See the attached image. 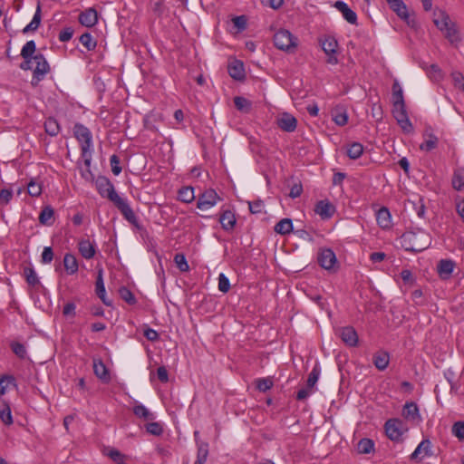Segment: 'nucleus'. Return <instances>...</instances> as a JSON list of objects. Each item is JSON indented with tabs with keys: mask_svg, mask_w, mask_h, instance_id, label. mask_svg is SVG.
I'll use <instances>...</instances> for the list:
<instances>
[{
	"mask_svg": "<svg viewBox=\"0 0 464 464\" xmlns=\"http://www.w3.org/2000/svg\"><path fill=\"white\" fill-rule=\"evenodd\" d=\"M95 185L99 194L111 201L128 222L134 226L138 225V218L127 199L118 195L109 179L100 176L97 178Z\"/></svg>",
	"mask_w": 464,
	"mask_h": 464,
	"instance_id": "f257e3e1",
	"label": "nucleus"
},
{
	"mask_svg": "<svg viewBox=\"0 0 464 464\" xmlns=\"http://www.w3.org/2000/svg\"><path fill=\"white\" fill-rule=\"evenodd\" d=\"M430 243V236L422 229L406 231L401 237V244L406 251L420 252L428 248Z\"/></svg>",
	"mask_w": 464,
	"mask_h": 464,
	"instance_id": "f03ea898",
	"label": "nucleus"
},
{
	"mask_svg": "<svg viewBox=\"0 0 464 464\" xmlns=\"http://www.w3.org/2000/svg\"><path fill=\"white\" fill-rule=\"evenodd\" d=\"M34 63H35V67L33 71L32 84L35 86L44 80L45 75L50 72V66L42 53L34 54Z\"/></svg>",
	"mask_w": 464,
	"mask_h": 464,
	"instance_id": "7ed1b4c3",
	"label": "nucleus"
},
{
	"mask_svg": "<svg viewBox=\"0 0 464 464\" xmlns=\"http://www.w3.org/2000/svg\"><path fill=\"white\" fill-rule=\"evenodd\" d=\"M385 432L388 438L393 441H400L404 432L408 430L403 420L400 419H391L385 422Z\"/></svg>",
	"mask_w": 464,
	"mask_h": 464,
	"instance_id": "20e7f679",
	"label": "nucleus"
},
{
	"mask_svg": "<svg viewBox=\"0 0 464 464\" xmlns=\"http://www.w3.org/2000/svg\"><path fill=\"white\" fill-rule=\"evenodd\" d=\"M295 38L285 29L277 31L274 35L275 46L283 51H290L296 46Z\"/></svg>",
	"mask_w": 464,
	"mask_h": 464,
	"instance_id": "39448f33",
	"label": "nucleus"
},
{
	"mask_svg": "<svg viewBox=\"0 0 464 464\" xmlns=\"http://www.w3.org/2000/svg\"><path fill=\"white\" fill-rule=\"evenodd\" d=\"M73 134L80 142L81 150H87L92 148V135L87 127L81 123H76L73 127Z\"/></svg>",
	"mask_w": 464,
	"mask_h": 464,
	"instance_id": "423d86ee",
	"label": "nucleus"
},
{
	"mask_svg": "<svg viewBox=\"0 0 464 464\" xmlns=\"http://www.w3.org/2000/svg\"><path fill=\"white\" fill-rule=\"evenodd\" d=\"M220 199L221 198L214 189H207L198 196L197 208L202 211L208 210Z\"/></svg>",
	"mask_w": 464,
	"mask_h": 464,
	"instance_id": "0eeeda50",
	"label": "nucleus"
},
{
	"mask_svg": "<svg viewBox=\"0 0 464 464\" xmlns=\"http://www.w3.org/2000/svg\"><path fill=\"white\" fill-rule=\"evenodd\" d=\"M322 49L325 53L327 57V63L337 64L338 58L336 57V49L338 47V42L334 36H326L321 41Z\"/></svg>",
	"mask_w": 464,
	"mask_h": 464,
	"instance_id": "6e6552de",
	"label": "nucleus"
},
{
	"mask_svg": "<svg viewBox=\"0 0 464 464\" xmlns=\"http://www.w3.org/2000/svg\"><path fill=\"white\" fill-rule=\"evenodd\" d=\"M432 444L431 441L428 439H425L420 441V443L417 446L415 450L411 455V460H421L425 457H430L433 455L431 450Z\"/></svg>",
	"mask_w": 464,
	"mask_h": 464,
	"instance_id": "1a4fd4ad",
	"label": "nucleus"
},
{
	"mask_svg": "<svg viewBox=\"0 0 464 464\" xmlns=\"http://www.w3.org/2000/svg\"><path fill=\"white\" fill-rule=\"evenodd\" d=\"M317 260L319 265L326 270L334 268L337 263L336 256L330 248L322 249L318 254Z\"/></svg>",
	"mask_w": 464,
	"mask_h": 464,
	"instance_id": "9d476101",
	"label": "nucleus"
},
{
	"mask_svg": "<svg viewBox=\"0 0 464 464\" xmlns=\"http://www.w3.org/2000/svg\"><path fill=\"white\" fill-rule=\"evenodd\" d=\"M390 8L404 22L410 24V14L402 0H386Z\"/></svg>",
	"mask_w": 464,
	"mask_h": 464,
	"instance_id": "9b49d317",
	"label": "nucleus"
},
{
	"mask_svg": "<svg viewBox=\"0 0 464 464\" xmlns=\"http://www.w3.org/2000/svg\"><path fill=\"white\" fill-rule=\"evenodd\" d=\"M314 212L319 215L322 219H328L335 213V207L328 200H320L314 207Z\"/></svg>",
	"mask_w": 464,
	"mask_h": 464,
	"instance_id": "f8f14e48",
	"label": "nucleus"
},
{
	"mask_svg": "<svg viewBox=\"0 0 464 464\" xmlns=\"http://www.w3.org/2000/svg\"><path fill=\"white\" fill-rule=\"evenodd\" d=\"M334 6L343 14V17L351 24H357V14L346 3L336 1Z\"/></svg>",
	"mask_w": 464,
	"mask_h": 464,
	"instance_id": "ddd939ff",
	"label": "nucleus"
},
{
	"mask_svg": "<svg viewBox=\"0 0 464 464\" xmlns=\"http://www.w3.org/2000/svg\"><path fill=\"white\" fill-rule=\"evenodd\" d=\"M278 127L286 132H293L296 129L297 121L290 113L285 112L277 120Z\"/></svg>",
	"mask_w": 464,
	"mask_h": 464,
	"instance_id": "4468645a",
	"label": "nucleus"
},
{
	"mask_svg": "<svg viewBox=\"0 0 464 464\" xmlns=\"http://www.w3.org/2000/svg\"><path fill=\"white\" fill-rule=\"evenodd\" d=\"M340 337L343 342L349 346H356L358 343V335L355 329L352 326H345L340 329Z\"/></svg>",
	"mask_w": 464,
	"mask_h": 464,
	"instance_id": "2eb2a0df",
	"label": "nucleus"
},
{
	"mask_svg": "<svg viewBox=\"0 0 464 464\" xmlns=\"http://www.w3.org/2000/svg\"><path fill=\"white\" fill-rule=\"evenodd\" d=\"M79 22L86 26L92 27L98 22L97 11L94 8H88L79 15Z\"/></svg>",
	"mask_w": 464,
	"mask_h": 464,
	"instance_id": "dca6fc26",
	"label": "nucleus"
},
{
	"mask_svg": "<svg viewBox=\"0 0 464 464\" xmlns=\"http://www.w3.org/2000/svg\"><path fill=\"white\" fill-rule=\"evenodd\" d=\"M376 221L382 229H389L392 227V215L386 207L381 208L376 212Z\"/></svg>",
	"mask_w": 464,
	"mask_h": 464,
	"instance_id": "f3484780",
	"label": "nucleus"
},
{
	"mask_svg": "<svg viewBox=\"0 0 464 464\" xmlns=\"http://www.w3.org/2000/svg\"><path fill=\"white\" fill-rule=\"evenodd\" d=\"M95 292H96V295L99 296V298L102 301V303L105 305L109 306L111 304V302L106 298V291H105V286H104V282H103L102 269H100L98 271V275H97L96 282H95Z\"/></svg>",
	"mask_w": 464,
	"mask_h": 464,
	"instance_id": "a211bd4d",
	"label": "nucleus"
},
{
	"mask_svg": "<svg viewBox=\"0 0 464 464\" xmlns=\"http://www.w3.org/2000/svg\"><path fill=\"white\" fill-rule=\"evenodd\" d=\"M93 372L97 378L102 382L107 383L110 382L111 377L106 365L100 359L93 360Z\"/></svg>",
	"mask_w": 464,
	"mask_h": 464,
	"instance_id": "6ab92c4d",
	"label": "nucleus"
},
{
	"mask_svg": "<svg viewBox=\"0 0 464 464\" xmlns=\"http://www.w3.org/2000/svg\"><path fill=\"white\" fill-rule=\"evenodd\" d=\"M390 362V354L385 351H379L372 356V363L379 371H384Z\"/></svg>",
	"mask_w": 464,
	"mask_h": 464,
	"instance_id": "aec40b11",
	"label": "nucleus"
},
{
	"mask_svg": "<svg viewBox=\"0 0 464 464\" xmlns=\"http://www.w3.org/2000/svg\"><path fill=\"white\" fill-rule=\"evenodd\" d=\"M236 217L230 210H224L219 217V223L224 230H232L236 225Z\"/></svg>",
	"mask_w": 464,
	"mask_h": 464,
	"instance_id": "412c9836",
	"label": "nucleus"
},
{
	"mask_svg": "<svg viewBox=\"0 0 464 464\" xmlns=\"http://www.w3.org/2000/svg\"><path fill=\"white\" fill-rule=\"evenodd\" d=\"M455 267V262L450 259H441L438 264V273L443 279H447L452 274Z\"/></svg>",
	"mask_w": 464,
	"mask_h": 464,
	"instance_id": "4be33fe9",
	"label": "nucleus"
},
{
	"mask_svg": "<svg viewBox=\"0 0 464 464\" xmlns=\"http://www.w3.org/2000/svg\"><path fill=\"white\" fill-rule=\"evenodd\" d=\"M402 416L409 420L415 421L420 419L419 409L415 402H406L402 410Z\"/></svg>",
	"mask_w": 464,
	"mask_h": 464,
	"instance_id": "5701e85b",
	"label": "nucleus"
},
{
	"mask_svg": "<svg viewBox=\"0 0 464 464\" xmlns=\"http://www.w3.org/2000/svg\"><path fill=\"white\" fill-rule=\"evenodd\" d=\"M451 184L455 190L460 191L464 188V167H459L454 169Z\"/></svg>",
	"mask_w": 464,
	"mask_h": 464,
	"instance_id": "b1692460",
	"label": "nucleus"
},
{
	"mask_svg": "<svg viewBox=\"0 0 464 464\" xmlns=\"http://www.w3.org/2000/svg\"><path fill=\"white\" fill-rule=\"evenodd\" d=\"M425 140L420 145V149L425 151H430L437 147L438 138L430 130L424 132Z\"/></svg>",
	"mask_w": 464,
	"mask_h": 464,
	"instance_id": "393cba45",
	"label": "nucleus"
},
{
	"mask_svg": "<svg viewBox=\"0 0 464 464\" xmlns=\"http://www.w3.org/2000/svg\"><path fill=\"white\" fill-rule=\"evenodd\" d=\"M228 73L235 80H242L245 78V70L243 63L235 61L228 65Z\"/></svg>",
	"mask_w": 464,
	"mask_h": 464,
	"instance_id": "a878e982",
	"label": "nucleus"
},
{
	"mask_svg": "<svg viewBox=\"0 0 464 464\" xmlns=\"http://www.w3.org/2000/svg\"><path fill=\"white\" fill-rule=\"evenodd\" d=\"M276 233L280 235H287L293 231V221L291 218H283L277 222L274 227Z\"/></svg>",
	"mask_w": 464,
	"mask_h": 464,
	"instance_id": "bb28decb",
	"label": "nucleus"
},
{
	"mask_svg": "<svg viewBox=\"0 0 464 464\" xmlns=\"http://www.w3.org/2000/svg\"><path fill=\"white\" fill-rule=\"evenodd\" d=\"M41 18V5L38 4L32 21L23 29V34L36 31L40 26Z\"/></svg>",
	"mask_w": 464,
	"mask_h": 464,
	"instance_id": "cd10ccee",
	"label": "nucleus"
},
{
	"mask_svg": "<svg viewBox=\"0 0 464 464\" xmlns=\"http://www.w3.org/2000/svg\"><path fill=\"white\" fill-rule=\"evenodd\" d=\"M63 266L68 275H73L78 271V262L76 257L72 254H65L63 257Z\"/></svg>",
	"mask_w": 464,
	"mask_h": 464,
	"instance_id": "c85d7f7f",
	"label": "nucleus"
},
{
	"mask_svg": "<svg viewBox=\"0 0 464 464\" xmlns=\"http://www.w3.org/2000/svg\"><path fill=\"white\" fill-rule=\"evenodd\" d=\"M79 251L85 259H91L95 255V247L89 240L79 242Z\"/></svg>",
	"mask_w": 464,
	"mask_h": 464,
	"instance_id": "c756f323",
	"label": "nucleus"
},
{
	"mask_svg": "<svg viewBox=\"0 0 464 464\" xmlns=\"http://www.w3.org/2000/svg\"><path fill=\"white\" fill-rule=\"evenodd\" d=\"M53 208L51 206H45L39 215V222L44 226H51L53 222Z\"/></svg>",
	"mask_w": 464,
	"mask_h": 464,
	"instance_id": "7c9ffc66",
	"label": "nucleus"
},
{
	"mask_svg": "<svg viewBox=\"0 0 464 464\" xmlns=\"http://www.w3.org/2000/svg\"><path fill=\"white\" fill-rule=\"evenodd\" d=\"M333 121L339 126H344L348 122V114L343 108H335L332 111Z\"/></svg>",
	"mask_w": 464,
	"mask_h": 464,
	"instance_id": "2f4dec72",
	"label": "nucleus"
},
{
	"mask_svg": "<svg viewBox=\"0 0 464 464\" xmlns=\"http://www.w3.org/2000/svg\"><path fill=\"white\" fill-rule=\"evenodd\" d=\"M363 152V146L360 142H353L347 146L346 154L352 160L359 159Z\"/></svg>",
	"mask_w": 464,
	"mask_h": 464,
	"instance_id": "473e14b6",
	"label": "nucleus"
},
{
	"mask_svg": "<svg viewBox=\"0 0 464 464\" xmlns=\"http://www.w3.org/2000/svg\"><path fill=\"white\" fill-rule=\"evenodd\" d=\"M24 276L26 280V283L30 286L34 287V286L40 285L39 278H38L37 274H36L35 270L34 269V267L25 266L24 268Z\"/></svg>",
	"mask_w": 464,
	"mask_h": 464,
	"instance_id": "72a5a7b5",
	"label": "nucleus"
},
{
	"mask_svg": "<svg viewBox=\"0 0 464 464\" xmlns=\"http://www.w3.org/2000/svg\"><path fill=\"white\" fill-rule=\"evenodd\" d=\"M133 413L136 417L146 420H152L155 416L152 412H150L144 405L137 404L133 407Z\"/></svg>",
	"mask_w": 464,
	"mask_h": 464,
	"instance_id": "f704fd0d",
	"label": "nucleus"
},
{
	"mask_svg": "<svg viewBox=\"0 0 464 464\" xmlns=\"http://www.w3.org/2000/svg\"><path fill=\"white\" fill-rule=\"evenodd\" d=\"M392 102L393 107L405 105L402 89L397 82H395L392 85Z\"/></svg>",
	"mask_w": 464,
	"mask_h": 464,
	"instance_id": "c9c22d12",
	"label": "nucleus"
},
{
	"mask_svg": "<svg viewBox=\"0 0 464 464\" xmlns=\"http://www.w3.org/2000/svg\"><path fill=\"white\" fill-rule=\"evenodd\" d=\"M178 198L184 203H190L195 199L194 188L192 187H183L179 190Z\"/></svg>",
	"mask_w": 464,
	"mask_h": 464,
	"instance_id": "e433bc0d",
	"label": "nucleus"
},
{
	"mask_svg": "<svg viewBox=\"0 0 464 464\" xmlns=\"http://www.w3.org/2000/svg\"><path fill=\"white\" fill-rule=\"evenodd\" d=\"M0 419L5 425H11L13 423L10 406L5 401L0 403Z\"/></svg>",
	"mask_w": 464,
	"mask_h": 464,
	"instance_id": "4c0bfd02",
	"label": "nucleus"
},
{
	"mask_svg": "<svg viewBox=\"0 0 464 464\" xmlns=\"http://www.w3.org/2000/svg\"><path fill=\"white\" fill-rule=\"evenodd\" d=\"M374 449V442L371 439L363 438L357 444V450L361 454H369Z\"/></svg>",
	"mask_w": 464,
	"mask_h": 464,
	"instance_id": "58836bf2",
	"label": "nucleus"
},
{
	"mask_svg": "<svg viewBox=\"0 0 464 464\" xmlns=\"http://www.w3.org/2000/svg\"><path fill=\"white\" fill-rule=\"evenodd\" d=\"M208 457V444L202 442L198 446L197 459L195 464H205Z\"/></svg>",
	"mask_w": 464,
	"mask_h": 464,
	"instance_id": "ea45409f",
	"label": "nucleus"
},
{
	"mask_svg": "<svg viewBox=\"0 0 464 464\" xmlns=\"http://www.w3.org/2000/svg\"><path fill=\"white\" fill-rule=\"evenodd\" d=\"M44 129L50 136H56L60 132V125L53 118H48L44 122Z\"/></svg>",
	"mask_w": 464,
	"mask_h": 464,
	"instance_id": "a19ab883",
	"label": "nucleus"
},
{
	"mask_svg": "<svg viewBox=\"0 0 464 464\" xmlns=\"http://www.w3.org/2000/svg\"><path fill=\"white\" fill-rule=\"evenodd\" d=\"M80 43L88 50L92 51L97 46L96 40L90 33H84L80 36Z\"/></svg>",
	"mask_w": 464,
	"mask_h": 464,
	"instance_id": "79ce46f5",
	"label": "nucleus"
},
{
	"mask_svg": "<svg viewBox=\"0 0 464 464\" xmlns=\"http://www.w3.org/2000/svg\"><path fill=\"white\" fill-rule=\"evenodd\" d=\"M234 103L236 108L242 112H249L251 110V102L247 99L237 96L234 98Z\"/></svg>",
	"mask_w": 464,
	"mask_h": 464,
	"instance_id": "37998d69",
	"label": "nucleus"
},
{
	"mask_svg": "<svg viewBox=\"0 0 464 464\" xmlns=\"http://www.w3.org/2000/svg\"><path fill=\"white\" fill-rule=\"evenodd\" d=\"M36 50V44L34 40L28 41L22 48L21 50V56L23 59L27 58H33L34 59V53Z\"/></svg>",
	"mask_w": 464,
	"mask_h": 464,
	"instance_id": "c03bdc74",
	"label": "nucleus"
},
{
	"mask_svg": "<svg viewBox=\"0 0 464 464\" xmlns=\"http://www.w3.org/2000/svg\"><path fill=\"white\" fill-rule=\"evenodd\" d=\"M443 32L450 43H457L460 40L458 30L452 22Z\"/></svg>",
	"mask_w": 464,
	"mask_h": 464,
	"instance_id": "a18cd8bd",
	"label": "nucleus"
},
{
	"mask_svg": "<svg viewBox=\"0 0 464 464\" xmlns=\"http://www.w3.org/2000/svg\"><path fill=\"white\" fill-rule=\"evenodd\" d=\"M320 373H321L320 368L317 365H315L308 375V379L306 381L307 388L313 390V388L314 387V385L316 384V382L319 379Z\"/></svg>",
	"mask_w": 464,
	"mask_h": 464,
	"instance_id": "49530a36",
	"label": "nucleus"
},
{
	"mask_svg": "<svg viewBox=\"0 0 464 464\" xmlns=\"http://www.w3.org/2000/svg\"><path fill=\"white\" fill-rule=\"evenodd\" d=\"M119 294H120V296L122 300H124L126 303H128L129 304H136V298L134 296V295L132 294V292L125 287V286H122L120 288L119 290Z\"/></svg>",
	"mask_w": 464,
	"mask_h": 464,
	"instance_id": "de8ad7c7",
	"label": "nucleus"
},
{
	"mask_svg": "<svg viewBox=\"0 0 464 464\" xmlns=\"http://www.w3.org/2000/svg\"><path fill=\"white\" fill-rule=\"evenodd\" d=\"M434 24L443 32L451 24V21L448 14L441 13L438 18L434 19Z\"/></svg>",
	"mask_w": 464,
	"mask_h": 464,
	"instance_id": "09e8293b",
	"label": "nucleus"
},
{
	"mask_svg": "<svg viewBox=\"0 0 464 464\" xmlns=\"http://www.w3.org/2000/svg\"><path fill=\"white\" fill-rule=\"evenodd\" d=\"M174 262L177 266V267L181 271V272H187L188 271L189 269V266L187 262V259L185 257V256L183 254H176L175 256H174Z\"/></svg>",
	"mask_w": 464,
	"mask_h": 464,
	"instance_id": "8fccbe9b",
	"label": "nucleus"
},
{
	"mask_svg": "<svg viewBox=\"0 0 464 464\" xmlns=\"http://www.w3.org/2000/svg\"><path fill=\"white\" fill-rule=\"evenodd\" d=\"M11 349L13 353L19 357L20 359H24L26 357L27 352L25 346L18 342H14L11 343Z\"/></svg>",
	"mask_w": 464,
	"mask_h": 464,
	"instance_id": "3c124183",
	"label": "nucleus"
},
{
	"mask_svg": "<svg viewBox=\"0 0 464 464\" xmlns=\"http://www.w3.org/2000/svg\"><path fill=\"white\" fill-rule=\"evenodd\" d=\"M256 389L260 392H266L273 386V382L269 378H259L256 381Z\"/></svg>",
	"mask_w": 464,
	"mask_h": 464,
	"instance_id": "603ef678",
	"label": "nucleus"
},
{
	"mask_svg": "<svg viewBox=\"0 0 464 464\" xmlns=\"http://www.w3.org/2000/svg\"><path fill=\"white\" fill-rule=\"evenodd\" d=\"M146 430L152 435L160 436L163 433V428L159 422H149L146 424Z\"/></svg>",
	"mask_w": 464,
	"mask_h": 464,
	"instance_id": "864d4df0",
	"label": "nucleus"
},
{
	"mask_svg": "<svg viewBox=\"0 0 464 464\" xmlns=\"http://www.w3.org/2000/svg\"><path fill=\"white\" fill-rule=\"evenodd\" d=\"M392 114L397 122L401 121L408 117L405 105L395 106L392 109Z\"/></svg>",
	"mask_w": 464,
	"mask_h": 464,
	"instance_id": "5fc2aeb1",
	"label": "nucleus"
},
{
	"mask_svg": "<svg viewBox=\"0 0 464 464\" xmlns=\"http://www.w3.org/2000/svg\"><path fill=\"white\" fill-rule=\"evenodd\" d=\"M452 434L459 440H464V421H457L452 426Z\"/></svg>",
	"mask_w": 464,
	"mask_h": 464,
	"instance_id": "6e6d98bb",
	"label": "nucleus"
},
{
	"mask_svg": "<svg viewBox=\"0 0 464 464\" xmlns=\"http://www.w3.org/2000/svg\"><path fill=\"white\" fill-rule=\"evenodd\" d=\"M110 164H111V168L112 173L115 176L120 175V173L121 172L122 169L121 167L120 159H119V157L117 155L113 154V155L111 156V158H110Z\"/></svg>",
	"mask_w": 464,
	"mask_h": 464,
	"instance_id": "4d7b16f0",
	"label": "nucleus"
},
{
	"mask_svg": "<svg viewBox=\"0 0 464 464\" xmlns=\"http://www.w3.org/2000/svg\"><path fill=\"white\" fill-rule=\"evenodd\" d=\"M108 456L115 462V464H128L125 461L126 456L117 450H110Z\"/></svg>",
	"mask_w": 464,
	"mask_h": 464,
	"instance_id": "13d9d810",
	"label": "nucleus"
},
{
	"mask_svg": "<svg viewBox=\"0 0 464 464\" xmlns=\"http://www.w3.org/2000/svg\"><path fill=\"white\" fill-rule=\"evenodd\" d=\"M27 190L30 196L38 197L42 193V187L34 180H31L27 185Z\"/></svg>",
	"mask_w": 464,
	"mask_h": 464,
	"instance_id": "bf43d9fd",
	"label": "nucleus"
},
{
	"mask_svg": "<svg viewBox=\"0 0 464 464\" xmlns=\"http://www.w3.org/2000/svg\"><path fill=\"white\" fill-rule=\"evenodd\" d=\"M230 289L229 279L224 275L219 274L218 276V290L222 293H227Z\"/></svg>",
	"mask_w": 464,
	"mask_h": 464,
	"instance_id": "052dcab7",
	"label": "nucleus"
},
{
	"mask_svg": "<svg viewBox=\"0 0 464 464\" xmlns=\"http://www.w3.org/2000/svg\"><path fill=\"white\" fill-rule=\"evenodd\" d=\"M73 35V29L72 27H65L59 33L58 39L60 42L65 43L72 39Z\"/></svg>",
	"mask_w": 464,
	"mask_h": 464,
	"instance_id": "680f3d73",
	"label": "nucleus"
},
{
	"mask_svg": "<svg viewBox=\"0 0 464 464\" xmlns=\"http://www.w3.org/2000/svg\"><path fill=\"white\" fill-rule=\"evenodd\" d=\"M248 207L252 214H260L264 209V202L262 200L248 202Z\"/></svg>",
	"mask_w": 464,
	"mask_h": 464,
	"instance_id": "e2e57ef3",
	"label": "nucleus"
},
{
	"mask_svg": "<svg viewBox=\"0 0 464 464\" xmlns=\"http://www.w3.org/2000/svg\"><path fill=\"white\" fill-rule=\"evenodd\" d=\"M451 76L455 87L464 92V76L459 72H452Z\"/></svg>",
	"mask_w": 464,
	"mask_h": 464,
	"instance_id": "0e129e2a",
	"label": "nucleus"
},
{
	"mask_svg": "<svg viewBox=\"0 0 464 464\" xmlns=\"http://www.w3.org/2000/svg\"><path fill=\"white\" fill-rule=\"evenodd\" d=\"M53 259V251L51 246H45L42 253V262L44 264H49Z\"/></svg>",
	"mask_w": 464,
	"mask_h": 464,
	"instance_id": "69168bd1",
	"label": "nucleus"
},
{
	"mask_svg": "<svg viewBox=\"0 0 464 464\" xmlns=\"http://www.w3.org/2000/svg\"><path fill=\"white\" fill-rule=\"evenodd\" d=\"M13 197V190L10 188H3L0 190V201L8 204Z\"/></svg>",
	"mask_w": 464,
	"mask_h": 464,
	"instance_id": "338daca9",
	"label": "nucleus"
},
{
	"mask_svg": "<svg viewBox=\"0 0 464 464\" xmlns=\"http://www.w3.org/2000/svg\"><path fill=\"white\" fill-rule=\"evenodd\" d=\"M143 334L150 342H156L160 338L158 332L150 327L144 329Z\"/></svg>",
	"mask_w": 464,
	"mask_h": 464,
	"instance_id": "774afa93",
	"label": "nucleus"
}]
</instances>
